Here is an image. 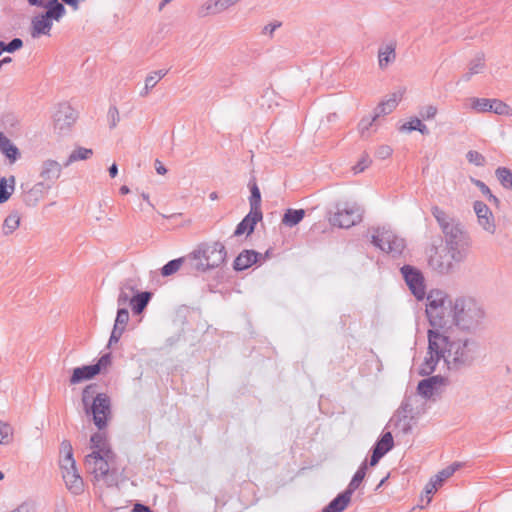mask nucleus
I'll list each match as a JSON object with an SVG mask.
<instances>
[{"label":"nucleus","instance_id":"a211bd4d","mask_svg":"<svg viewBox=\"0 0 512 512\" xmlns=\"http://www.w3.org/2000/svg\"><path fill=\"white\" fill-rule=\"evenodd\" d=\"M62 477L67 489L74 495H79L83 492L84 483L79 475L77 468H62Z\"/></svg>","mask_w":512,"mask_h":512},{"label":"nucleus","instance_id":"49530a36","mask_svg":"<svg viewBox=\"0 0 512 512\" xmlns=\"http://www.w3.org/2000/svg\"><path fill=\"white\" fill-rule=\"evenodd\" d=\"M133 291H134V288L129 285H125L121 288L118 299H117V303L120 308H122L121 306L124 307L128 303L130 304V300L132 298V296L130 294Z\"/></svg>","mask_w":512,"mask_h":512},{"label":"nucleus","instance_id":"4c0bfd02","mask_svg":"<svg viewBox=\"0 0 512 512\" xmlns=\"http://www.w3.org/2000/svg\"><path fill=\"white\" fill-rule=\"evenodd\" d=\"M460 467L459 463H453L450 466L442 469L436 475H434L431 479L441 487L442 484L450 478Z\"/></svg>","mask_w":512,"mask_h":512},{"label":"nucleus","instance_id":"4be33fe9","mask_svg":"<svg viewBox=\"0 0 512 512\" xmlns=\"http://www.w3.org/2000/svg\"><path fill=\"white\" fill-rule=\"evenodd\" d=\"M403 94L404 90H398L392 93L388 99L381 101L374 109L376 117L379 118L380 116L390 114L398 106V103L402 99Z\"/></svg>","mask_w":512,"mask_h":512},{"label":"nucleus","instance_id":"774afa93","mask_svg":"<svg viewBox=\"0 0 512 512\" xmlns=\"http://www.w3.org/2000/svg\"><path fill=\"white\" fill-rule=\"evenodd\" d=\"M131 512H153L148 506L142 503L134 504Z\"/></svg>","mask_w":512,"mask_h":512},{"label":"nucleus","instance_id":"5fc2aeb1","mask_svg":"<svg viewBox=\"0 0 512 512\" xmlns=\"http://www.w3.org/2000/svg\"><path fill=\"white\" fill-rule=\"evenodd\" d=\"M128 321H129V312H128L127 308H125V307L119 308L117 311V315H116L114 324L116 326L126 327Z\"/></svg>","mask_w":512,"mask_h":512},{"label":"nucleus","instance_id":"6e6552de","mask_svg":"<svg viewBox=\"0 0 512 512\" xmlns=\"http://www.w3.org/2000/svg\"><path fill=\"white\" fill-rule=\"evenodd\" d=\"M372 235V244L393 256L400 255L405 248V240L391 230L377 228Z\"/></svg>","mask_w":512,"mask_h":512},{"label":"nucleus","instance_id":"c03bdc74","mask_svg":"<svg viewBox=\"0 0 512 512\" xmlns=\"http://www.w3.org/2000/svg\"><path fill=\"white\" fill-rule=\"evenodd\" d=\"M471 108L478 113L490 112L491 99L473 97L470 99Z\"/></svg>","mask_w":512,"mask_h":512},{"label":"nucleus","instance_id":"de8ad7c7","mask_svg":"<svg viewBox=\"0 0 512 512\" xmlns=\"http://www.w3.org/2000/svg\"><path fill=\"white\" fill-rule=\"evenodd\" d=\"M22 46H23V41L20 38H14L9 43L0 41L1 53H3L4 51L13 53L16 50H19Z\"/></svg>","mask_w":512,"mask_h":512},{"label":"nucleus","instance_id":"423d86ee","mask_svg":"<svg viewBox=\"0 0 512 512\" xmlns=\"http://www.w3.org/2000/svg\"><path fill=\"white\" fill-rule=\"evenodd\" d=\"M425 406L426 401L416 393L405 395L391 421H395L396 427H399L404 433H408L411 430L410 420L423 414Z\"/></svg>","mask_w":512,"mask_h":512},{"label":"nucleus","instance_id":"58836bf2","mask_svg":"<svg viewBox=\"0 0 512 512\" xmlns=\"http://www.w3.org/2000/svg\"><path fill=\"white\" fill-rule=\"evenodd\" d=\"M221 12L222 11L217 0H208L199 7L198 16L206 17L208 15H216Z\"/></svg>","mask_w":512,"mask_h":512},{"label":"nucleus","instance_id":"cd10ccee","mask_svg":"<svg viewBox=\"0 0 512 512\" xmlns=\"http://www.w3.org/2000/svg\"><path fill=\"white\" fill-rule=\"evenodd\" d=\"M367 468H368V463L365 460L361 463L360 467L358 468V470L352 477L351 481L349 482L347 488L344 490L351 497H352L353 493L359 488L363 479L365 478Z\"/></svg>","mask_w":512,"mask_h":512},{"label":"nucleus","instance_id":"6ab92c4d","mask_svg":"<svg viewBox=\"0 0 512 512\" xmlns=\"http://www.w3.org/2000/svg\"><path fill=\"white\" fill-rule=\"evenodd\" d=\"M62 166L55 160L48 159L43 161L40 169L42 182L49 183L51 186L60 177Z\"/></svg>","mask_w":512,"mask_h":512},{"label":"nucleus","instance_id":"e2e57ef3","mask_svg":"<svg viewBox=\"0 0 512 512\" xmlns=\"http://www.w3.org/2000/svg\"><path fill=\"white\" fill-rule=\"evenodd\" d=\"M392 154V149L390 146L383 145L380 146L376 151V156L380 159H386Z\"/></svg>","mask_w":512,"mask_h":512},{"label":"nucleus","instance_id":"7c9ffc66","mask_svg":"<svg viewBox=\"0 0 512 512\" xmlns=\"http://www.w3.org/2000/svg\"><path fill=\"white\" fill-rule=\"evenodd\" d=\"M91 448L94 449L93 452H99V454L106 453V450H112L107 443V439L105 436V433L103 432H96L94 433L91 438Z\"/></svg>","mask_w":512,"mask_h":512},{"label":"nucleus","instance_id":"9b49d317","mask_svg":"<svg viewBox=\"0 0 512 512\" xmlns=\"http://www.w3.org/2000/svg\"><path fill=\"white\" fill-rule=\"evenodd\" d=\"M401 274L411 293L417 300H423L426 295L425 280L422 272L411 265L401 267Z\"/></svg>","mask_w":512,"mask_h":512},{"label":"nucleus","instance_id":"680f3d73","mask_svg":"<svg viewBox=\"0 0 512 512\" xmlns=\"http://www.w3.org/2000/svg\"><path fill=\"white\" fill-rule=\"evenodd\" d=\"M281 25H282V23L279 22V21L271 22V23H269V24H267L266 26L263 27L262 34L263 35H270V36H272L274 31L277 28H279Z\"/></svg>","mask_w":512,"mask_h":512},{"label":"nucleus","instance_id":"20e7f679","mask_svg":"<svg viewBox=\"0 0 512 512\" xmlns=\"http://www.w3.org/2000/svg\"><path fill=\"white\" fill-rule=\"evenodd\" d=\"M227 250L220 241L202 242L187 255L191 270L206 272L225 263Z\"/></svg>","mask_w":512,"mask_h":512},{"label":"nucleus","instance_id":"c85d7f7f","mask_svg":"<svg viewBox=\"0 0 512 512\" xmlns=\"http://www.w3.org/2000/svg\"><path fill=\"white\" fill-rule=\"evenodd\" d=\"M305 216L304 209H287L282 217V224L287 227H293L299 224Z\"/></svg>","mask_w":512,"mask_h":512},{"label":"nucleus","instance_id":"603ef678","mask_svg":"<svg viewBox=\"0 0 512 512\" xmlns=\"http://www.w3.org/2000/svg\"><path fill=\"white\" fill-rule=\"evenodd\" d=\"M438 109L434 105L423 106L419 110V115L423 120H432L435 118Z\"/></svg>","mask_w":512,"mask_h":512},{"label":"nucleus","instance_id":"aec40b11","mask_svg":"<svg viewBox=\"0 0 512 512\" xmlns=\"http://www.w3.org/2000/svg\"><path fill=\"white\" fill-rule=\"evenodd\" d=\"M262 212L251 211L242 219V221L236 226L233 236H240L243 233L251 234L256 224L262 220Z\"/></svg>","mask_w":512,"mask_h":512},{"label":"nucleus","instance_id":"473e14b6","mask_svg":"<svg viewBox=\"0 0 512 512\" xmlns=\"http://www.w3.org/2000/svg\"><path fill=\"white\" fill-rule=\"evenodd\" d=\"M400 132L419 131L422 135L429 134V129L418 117H412L410 120L399 128Z\"/></svg>","mask_w":512,"mask_h":512},{"label":"nucleus","instance_id":"ea45409f","mask_svg":"<svg viewBox=\"0 0 512 512\" xmlns=\"http://www.w3.org/2000/svg\"><path fill=\"white\" fill-rule=\"evenodd\" d=\"M394 446L393 436L391 432H385L382 436L376 441L373 448H380V452L384 455L388 453Z\"/></svg>","mask_w":512,"mask_h":512},{"label":"nucleus","instance_id":"2f4dec72","mask_svg":"<svg viewBox=\"0 0 512 512\" xmlns=\"http://www.w3.org/2000/svg\"><path fill=\"white\" fill-rule=\"evenodd\" d=\"M167 74V70H157L150 73L145 79V86L140 92V96L146 97L150 90L156 86L159 80H161Z\"/></svg>","mask_w":512,"mask_h":512},{"label":"nucleus","instance_id":"09e8293b","mask_svg":"<svg viewBox=\"0 0 512 512\" xmlns=\"http://www.w3.org/2000/svg\"><path fill=\"white\" fill-rule=\"evenodd\" d=\"M13 191L8 187V180L6 177L0 178V204H3L9 200Z\"/></svg>","mask_w":512,"mask_h":512},{"label":"nucleus","instance_id":"bb28decb","mask_svg":"<svg viewBox=\"0 0 512 512\" xmlns=\"http://www.w3.org/2000/svg\"><path fill=\"white\" fill-rule=\"evenodd\" d=\"M396 45L394 43L387 44L381 47L378 51V62L381 69L387 67L390 63L396 59L395 53Z\"/></svg>","mask_w":512,"mask_h":512},{"label":"nucleus","instance_id":"dca6fc26","mask_svg":"<svg viewBox=\"0 0 512 512\" xmlns=\"http://www.w3.org/2000/svg\"><path fill=\"white\" fill-rule=\"evenodd\" d=\"M473 209L477 216L478 224L487 233L493 235L496 231V223L490 208L482 201H475Z\"/></svg>","mask_w":512,"mask_h":512},{"label":"nucleus","instance_id":"b1692460","mask_svg":"<svg viewBox=\"0 0 512 512\" xmlns=\"http://www.w3.org/2000/svg\"><path fill=\"white\" fill-rule=\"evenodd\" d=\"M351 498L350 495L343 491L325 506L322 512H343L350 504Z\"/></svg>","mask_w":512,"mask_h":512},{"label":"nucleus","instance_id":"393cba45","mask_svg":"<svg viewBox=\"0 0 512 512\" xmlns=\"http://www.w3.org/2000/svg\"><path fill=\"white\" fill-rule=\"evenodd\" d=\"M485 68V58L483 53L477 54L469 63L468 70L462 75V80L465 82L479 73H482Z\"/></svg>","mask_w":512,"mask_h":512},{"label":"nucleus","instance_id":"6e6d98bb","mask_svg":"<svg viewBox=\"0 0 512 512\" xmlns=\"http://www.w3.org/2000/svg\"><path fill=\"white\" fill-rule=\"evenodd\" d=\"M107 118L109 122V127L111 129L115 128L120 121L119 111L116 106H111L109 108Z\"/></svg>","mask_w":512,"mask_h":512},{"label":"nucleus","instance_id":"4468645a","mask_svg":"<svg viewBox=\"0 0 512 512\" xmlns=\"http://www.w3.org/2000/svg\"><path fill=\"white\" fill-rule=\"evenodd\" d=\"M77 119V112L68 104L60 103L53 114L54 128L66 133Z\"/></svg>","mask_w":512,"mask_h":512},{"label":"nucleus","instance_id":"e433bc0d","mask_svg":"<svg viewBox=\"0 0 512 512\" xmlns=\"http://www.w3.org/2000/svg\"><path fill=\"white\" fill-rule=\"evenodd\" d=\"M20 225V215L17 211H12L3 222V233L12 234Z\"/></svg>","mask_w":512,"mask_h":512},{"label":"nucleus","instance_id":"a19ab883","mask_svg":"<svg viewBox=\"0 0 512 512\" xmlns=\"http://www.w3.org/2000/svg\"><path fill=\"white\" fill-rule=\"evenodd\" d=\"M93 154L92 149L79 147L72 151V153L69 155L67 161L64 163V166L67 167L71 163L78 161V160H86L90 158Z\"/></svg>","mask_w":512,"mask_h":512},{"label":"nucleus","instance_id":"9d476101","mask_svg":"<svg viewBox=\"0 0 512 512\" xmlns=\"http://www.w3.org/2000/svg\"><path fill=\"white\" fill-rule=\"evenodd\" d=\"M87 415L93 416V422L99 430L107 426V419L111 414V400L105 393L96 394L91 405L84 409Z\"/></svg>","mask_w":512,"mask_h":512},{"label":"nucleus","instance_id":"ddd939ff","mask_svg":"<svg viewBox=\"0 0 512 512\" xmlns=\"http://www.w3.org/2000/svg\"><path fill=\"white\" fill-rule=\"evenodd\" d=\"M66 11H45L35 17H33L32 24V37H38L40 35H49L53 25V20L59 21Z\"/></svg>","mask_w":512,"mask_h":512},{"label":"nucleus","instance_id":"f03ea898","mask_svg":"<svg viewBox=\"0 0 512 512\" xmlns=\"http://www.w3.org/2000/svg\"><path fill=\"white\" fill-rule=\"evenodd\" d=\"M431 213L443 233L445 247L451 253V257L456 263L465 261L469 253L470 237L463 225L438 206H433Z\"/></svg>","mask_w":512,"mask_h":512},{"label":"nucleus","instance_id":"052dcab7","mask_svg":"<svg viewBox=\"0 0 512 512\" xmlns=\"http://www.w3.org/2000/svg\"><path fill=\"white\" fill-rule=\"evenodd\" d=\"M124 331H125V327L116 326L114 324V327L112 329V332H111V335L109 338L108 346L116 344L119 341V339L121 338Z\"/></svg>","mask_w":512,"mask_h":512},{"label":"nucleus","instance_id":"1a4fd4ad","mask_svg":"<svg viewBox=\"0 0 512 512\" xmlns=\"http://www.w3.org/2000/svg\"><path fill=\"white\" fill-rule=\"evenodd\" d=\"M363 210L355 203H344L336 206V212L330 218L334 226L340 228H350L362 220Z\"/></svg>","mask_w":512,"mask_h":512},{"label":"nucleus","instance_id":"f3484780","mask_svg":"<svg viewBox=\"0 0 512 512\" xmlns=\"http://www.w3.org/2000/svg\"><path fill=\"white\" fill-rule=\"evenodd\" d=\"M446 379L440 375L431 376L421 380L417 385L416 394L419 395L424 401L431 398L437 386L445 384Z\"/></svg>","mask_w":512,"mask_h":512},{"label":"nucleus","instance_id":"7ed1b4c3","mask_svg":"<svg viewBox=\"0 0 512 512\" xmlns=\"http://www.w3.org/2000/svg\"><path fill=\"white\" fill-rule=\"evenodd\" d=\"M426 314L432 330L446 332L452 327H456V318L454 317V299L439 289L431 290L427 295Z\"/></svg>","mask_w":512,"mask_h":512},{"label":"nucleus","instance_id":"a18cd8bd","mask_svg":"<svg viewBox=\"0 0 512 512\" xmlns=\"http://www.w3.org/2000/svg\"><path fill=\"white\" fill-rule=\"evenodd\" d=\"M96 388H97V385L96 384H90V385H87L83 391H82V403H83V406H84V409L87 408L91 405L93 399L95 398V394H96Z\"/></svg>","mask_w":512,"mask_h":512},{"label":"nucleus","instance_id":"69168bd1","mask_svg":"<svg viewBox=\"0 0 512 512\" xmlns=\"http://www.w3.org/2000/svg\"><path fill=\"white\" fill-rule=\"evenodd\" d=\"M383 456H384V454L382 452H380V448H378V449L372 448V454H371L370 462H369L370 466L377 465Z\"/></svg>","mask_w":512,"mask_h":512},{"label":"nucleus","instance_id":"39448f33","mask_svg":"<svg viewBox=\"0 0 512 512\" xmlns=\"http://www.w3.org/2000/svg\"><path fill=\"white\" fill-rule=\"evenodd\" d=\"M484 310L471 297L459 296L454 299V317L460 330L475 331L484 319Z\"/></svg>","mask_w":512,"mask_h":512},{"label":"nucleus","instance_id":"72a5a7b5","mask_svg":"<svg viewBox=\"0 0 512 512\" xmlns=\"http://www.w3.org/2000/svg\"><path fill=\"white\" fill-rule=\"evenodd\" d=\"M251 195L249 197L250 210L255 212L261 211V193L255 179L249 182Z\"/></svg>","mask_w":512,"mask_h":512},{"label":"nucleus","instance_id":"37998d69","mask_svg":"<svg viewBox=\"0 0 512 512\" xmlns=\"http://www.w3.org/2000/svg\"><path fill=\"white\" fill-rule=\"evenodd\" d=\"M490 104H491L490 112H494L495 114L505 115V116L512 115V109L510 108L509 105H507L503 101H501L499 99H491Z\"/></svg>","mask_w":512,"mask_h":512},{"label":"nucleus","instance_id":"a878e982","mask_svg":"<svg viewBox=\"0 0 512 512\" xmlns=\"http://www.w3.org/2000/svg\"><path fill=\"white\" fill-rule=\"evenodd\" d=\"M0 152L3 153L11 163H14L19 157V149L11 142V140L0 132Z\"/></svg>","mask_w":512,"mask_h":512},{"label":"nucleus","instance_id":"bf43d9fd","mask_svg":"<svg viewBox=\"0 0 512 512\" xmlns=\"http://www.w3.org/2000/svg\"><path fill=\"white\" fill-rule=\"evenodd\" d=\"M63 457L60 459V468H73L76 467V462L73 457V451L62 454Z\"/></svg>","mask_w":512,"mask_h":512},{"label":"nucleus","instance_id":"c756f323","mask_svg":"<svg viewBox=\"0 0 512 512\" xmlns=\"http://www.w3.org/2000/svg\"><path fill=\"white\" fill-rule=\"evenodd\" d=\"M151 298L150 292H141L132 296L130 306L135 314H140L148 305Z\"/></svg>","mask_w":512,"mask_h":512},{"label":"nucleus","instance_id":"13d9d810","mask_svg":"<svg viewBox=\"0 0 512 512\" xmlns=\"http://www.w3.org/2000/svg\"><path fill=\"white\" fill-rule=\"evenodd\" d=\"M371 159L367 154L362 155L361 159L357 162L355 166H353V171L355 174L363 172L366 168H368L371 164Z\"/></svg>","mask_w":512,"mask_h":512},{"label":"nucleus","instance_id":"864d4df0","mask_svg":"<svg viewBox=\"0 0 512 512\" xmlns=\"http://www.w3.org/2000/svg\"><path fill=\"white\" fill-rule=\"evenodd\" d=\"M12 437V428L9 424L0 422V444H7Z\"/></svg>","mask_w":512,"mask_h":512},{"label":"nucleus","instance_id":"338daca9","mask_svg":"<svg viewBox=\"0 0 512 512\" xmlns=\"http://www.w3.org/2000/svg\"><path fill=\"white\" fill-rule=\"evenodd\" d=\"M438 488L439 486L432 479H430L424 488V492L426 494H434Z\"/></svg>","mask_w":512,"mask_h":512},{"label":"nucleus","instance_id":"f704fd0d","mask_svg":"<svg viewBox=\"0 0 512 512\" xmlns=\"http://www.w3.org/2000/svg\"><path fill=\"white\" fill-rule=\"evenodd\" d=\"M30 6L44 8L46 11H66L64 5L59 0H27Z\"/></svg>","mask_w":512,"mask_h":512},{"label":"nucleus","instance_id":"c9c22d12","mask_svg":"<svg viewBox=\"0 0 512 512\" xmlns=\"http://www.w3.org/2000/svg\"><path fill=\"white\" fill-rule=\"evenodd\" d=\"M185 262L189 264V259H187V256L169 261L161 268V275L163 277H168L175 274Z\"/></svg>","mask_w":512,"mask_h":512},{"label":"nucleus","instance_id":"0eeeda50","mask_svg":"<svg viewBox=\"0 0 512 512\" xmlns=\"http://www.w3.org/2000/svg\"><path fill=\"white\" fill-rule=\"evenodd\" d=\"M116 454L112 450H106V453L92 452L85 457L87 469L94 474L97 480L105 479L108 481L110 471L114 472Z\"/></svg>","mask_w":512,"mask_h":512},{"label":"nucleus","instance_id":"4d7b16f0","mask_svg":"<svg viewBox=\"0 0 512 512\" xmlns=\"http://www.w3.org/2000/svg\"><path fill=\"white\" fill-rule=\"evenodd\" d=\"M111 365V354L110 353H106L104 355H102L99 360L97 361V363L95 364H92L93 368H98V370L96 371V374L98 375L103 369H106L108 366Z\"/></svg>","mask_w":512,"mask_h":512},{"label":"nucleus","instance_id":"412c9836","mask_svg":"<svg viewBox=\"0 0 512 512\" xmlns=\"http://www.w3.org/2000/svg\"><path fill=\"white\" fill-rule=\"evenodd\" d=\"M261 254L255 250H243L234 260L233 268L236 271H243L257 263Z\"/></svg>","mask_w":512,"mask_h":512},{"label":"nucleus","instance_id":"79ce46f5","mask_svg":"<svg viewBox=\"0 0 512 512\" xmlns=\"http://www.w3.org/2000/svg\"><path fill=\"white\" fill-rule=\"evenodd\" d=\"M496 177L506 189H512V171L506 167H499L495 171Z\"/></svg>","mask_w":512,"mask_h":512},{"label":"nucleus","instance_id":"f257e3e1","mask_svg":"<svg viewBox=\"0 0 512 512\" xmlns=\"http://www.w3.org/2000/svg\"><path fill=\"white\" fill-rule=\"evenodd\" d=\"M428 357L420 367V374L431 375L440 360L447 370L459 373L471 368L480 357V344L472 337H458L438 330H428Z\"/></svg>","mask_w":512,"mask_h":512},{"label":"nucleus","instance_id":"f8f14e48","mask_svg":"<svg viewBox=\"0 0 512 512\" xmlns=\"http://www.w3.org/2000/svg\"><path fill=\"white\" fill-rule=\"evenodd\" d=\"M455 264L457 263L447 249L439 250L434 248L428 259L429 267L441 275L453 273L455 271Z\"/></svg>","mask_w":512,"mask_h":512},{"label":"nucleus","instance_id":"0e129e2a","mask_svg":"<svg viewBox=\"0 0 512 512\" xmlns=\"http://www.w3.org/2000/svg\"><path fill=\"white\" fill-rule=\"evenodd\" d=\"M472 183L481 191V193L484 196L487 197L489 194L492 193L490 188L483 181L478 179H472Z\"/></svg>","mask_w":512,"mask_h":512},{"label":"nucleus","instance_id":"5701e85b","mask_svg":"<svg viewBox=\"0 0 512 512\" xmlns=\"http://www.w3.org/2000/svg\"><path fill=\"white\" fill-rule=\"evenodd\" d=\"M98 368H93L92 365H84L81 367H76L72 371V375L69 379L71 385L79 384L83 381H87L93 379L97 374L96 371Z\"/></svg>","mask_w":512,"mask_h":512},{"label":"nucleus","instance_id":"3c124183","mask_svg":"<svg viewBox=\"0 0 512 512\" xmlns=\"http://www.w3.org/2000/svg\"><path fill=\"white\" fill-rule=\"evenodd\" d=\"M377 119H378V117H376V114L374 113L373 116L364 117L360 120V122L358 124V129L362 136L365 135V133L377 121Z\"/></svg>","mask_w":512,"mask_h":512},{"label":"nucleus","instance_id":"2eb2a0df","mask_svg":"<svg viewBox=\"0 0 512 512\" xmlns=\"http://www.w3.org/2000/svg\"><path fill=\"white\" fill-rule=\"evenodd\" d=\"M21 188L23 190L22 201L24 204L28 207H35L51 189V184L38 182L30 188H28L27 185L22 184Z\"/></svg>","mask_w":512,"mask_h":512},{"label":"nucleus","instance_id":"8fccbe9b","mask_svg":"<svg viewBox=\"0 0 512 512\" xmlns=\"http://www.w3.org/2000/svg\"><path fill=\"white\" fill-rule=\"evenodd\" d=\"M466 158L469 163L474 164L476 166H484L485 165V157L475 150H470L466 154Z\"/></svg>","mask_w":512,"mask_h":512}]
</instances>
